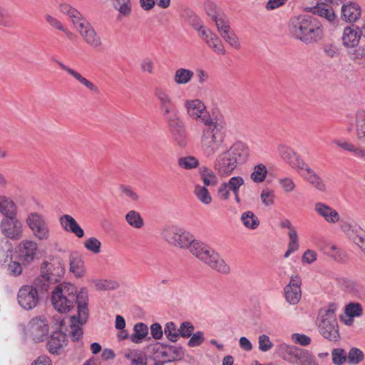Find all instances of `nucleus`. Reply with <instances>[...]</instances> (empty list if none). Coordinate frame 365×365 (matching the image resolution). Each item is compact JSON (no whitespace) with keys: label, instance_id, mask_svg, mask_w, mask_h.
I'll return each instance as SVG.
<instances>
[{"label":"nucleus","instance_id":"obj_1","mask_svg":"<svg viewBox=\"0 0 365 365\" xmlns=\"http://www.w3.org/2000/svg\"><path fill=\"white\" fill-rule=\"evenodd\" d=\"M88 292L86 288H81L77 292V288L71 283H61L52 291L51 303L54 309L59 313H67L77 304V316H72V321H78L84 324L88 317Z\"/></svg>","mask_w":365,"mask_h":365},{"label":"nucleus","instance_id":"obj_2","mask_svg":"<svg viewBox=\"0 0 365 365\" xmlns=\"http://www.w3.org/2000/svg\"><path fill=\"white\" fill-rule=\"evenodd\" d=\"M288 33L292 38L309 45L322 39L324 29L322 24L314 16L301 14L290 18Z\"/></svg>","mask_w":365,"mask_h":365},{"label":"nucleus","instance_id":"obj_3","mask_svg":"<svg viewBox=\"0 0 365 365\" xmlns=\"http://www.w3.org/2000/svg\"><path fill=\"white\" fill-rule=\"evenodd\" d=\"M201 135V150L206 158H212L220 150L227 148L225 144L227 128L222 116H215L212 123L205 125Z\"/></svg>","mask_w":365,"mask_h":365},{"label":"nucleus","instance_id":"obj_4","mask_svg":"<svg viewBox=\"0 0 365 365\" xmlns=\"http://www.w3.org/2000/svg\"><path fill=\"white\" fill-rule=\"evenodd\" d=\"M248 155L247 147L242 143H236L217 156L215 169L220 175H230L237 165L242 164L247 160Z\"/></svg>","mask_w":365,"mask_h":365},{"label":"nucleus","instance_id":"obj_5","mask_svg":"<svg viewBox=\"0 0 365 365\" xmlns=\"http://www.w3.org/2000/svg\"><path fill=\"white\" fill-rule=\"evenodd\" d=\"M190 252L197 257L200 260L205 262L212 269L222 274H229L230 267L226 264L225 260L213 249L207 245L196 240L194 238L193 242L188 247Z\"/></svg>","mask_w":365,"mask_h":365},{"label":"nucleus","instance_id":"obj_6","mask_svg":"<svg viewBox=\"0 0 365 365\" xmlns=\"http://www.w3.org/2000/svg\"><path fill=\"white\" fill-rule=\"evenodd\" d=\"M48 293L47 284L41 279H35L31 285L22 286L17 294L19 304L25 310L35 308L40 299H43Z\"/></svg>","mask_w":365,"mask_h":365},{"label":"nucleus","instance_id":"obj_7","mask_svg":"<svg viewBox=\"0 0 365 365\" xmlns=\"http://www.w3.org/2000/svg\"><path fill=\"white\" fill-rule=\"evenodd\" d=\"M337 306L329 303L327 307L319 309L317 322L320 334L331 341H337L340 337L336 317Z\"/></svg>","mask_w":365,"mask_h":365},{"label":"nucleus","instance_id":"obj_8","mask_svg":"<svg viewBox=\"0 0 365 365\" xmlns=\"http://www.w3.org/2000/svg\"><path fill=\"white\" fill-rule=\"evenodd\" d=\"M161 235L168 244L181 249L188 248L195 238L190 232L175 225L164 227Z\"/></svg>","mask_w":365,"mask_h":365},{"label":"nucleus","instance_id":"obj_9","mask_svg":"<svg viewBox=\"0 0 365 365\" xmlns=\"http://www.w3.org/2000/svg\"><path fill=\"white\" fill-rule=\"evenodd\" d=\"M65 273V267L61 260L56 259L51 262H43L41 265V274L36 279H41L47 284L48 291L51 286L60 282Z\"/></svg>","mask_w":365,"mask_h":365},{"label":"nucleus","instance_id":"obj_10","mask_svg":"<svg viewBox=\"0 0 365 365\" xmlns=\"http://www.w3.org/2000/svg\"><path fill=\"white\" fill-rule=\"evenodd\" d=\"M26 225L34 236L39 240H47L50 237V229L45 217L38 212H31L26 220Z\"/></svg>","mask_w":365,"mask_h":365},{"label":"nucleus","instance_id":"obj_11","mask_svg":"<svg viewBox=\"0 0 365 365\" xmlns=\"http://www.w3.org/2000/svg\"><path fill=\"white\" fill-rule=\"evenodd\" d=\"M187 115L192 119H200L205 125L210 124L215 116H211L206 110L205 104L199 99L187 100L185 103Z\"/></svg>","mask_w":365,"mask_h":365},{"label":"nucleus","instance_id":"obj_12","mask_svg":"<svg viewBox=\"0 0 365 365\" xmlns=\"http://www.w3.org/2000/svg\"><path fill=\"white\" fill-rule=\"evenodd\" d=\"M154 94L159 101L160 108L167 123L170 119L179 118L173 100L163 88H156Z\"/></svg>","mask_w":365,"mask_h":365},{"label":"nucleus","instance_id":"obj_13","mask_svg":"<svg viewBox=\"0 0 365 365\" xmlns=\"http://www.w3.org/2000/svg\"><path fill=\"white\" fill-rule=\"evenodd\" d=\"M76 30L80 34L84 41L93 47L97 48L102 45L101 37L98 35L91 23L83 18L76 26Z\"/></svg>","mask_w":365,"mask_h":365},{"label":"nucleus","instance_id":"obj_14","mask_svg":"<svg viewBox=\"0 0 365 365\" xmlns=\"http://www.w3.org/2000/svg\"><path fill=\"white\" fill-rule=\"evenodd\" d=\"M0 228L6 238L18 240L22 237V225L17 217L4 218L1 222Z\"/></svg>","mask_w":365,"mask_h":365},{"label":"nucleus","instance_id":"obj_15","mask_svg":"<svg viewBox=\"0 0 365 365\" xmlns=\"http://www.w3.org/2000/svg\"><path fill=\"white\" fill-rule=\"evenodd\" d=\"M301 279L299 275H292L289 283L284 288L286 301L292 305L297 304L302 297Z\"/></svg>","mask_w":365,"mask_h":365},{"label":"nucleus","instance_id":"obj_16","mask_svg":"<svg viewBox=\"0 0 365 365\" xmlns=\"http://www.w3.org/2000/svg\"><path fill=\"white\" fill-rule=\"evenodd\" d=\"M29 331L33 339L36 342L43 341L48 334V325L43 317L34 318L29 323Z\"/></svg>","mask_w":365,"mask_h":365},{"label":"nucleus","instance_id":"obj_17","mask_svg":"<svg viewBox=\"0 0 365 365\" xmlns=\"http://www.w3.org/2000/svg\"><path fill=\"white\" fill-rule=\"evenodd\" d=\"M169 130L170 131L174 140L180 147H184L187 144V133L182 122L179 118L170 119L167 123Z\"/></svg>","mask_w":365,"mask_h":365},{"label":"nucleus","instance_id":"obj_18","mask_svg":"<svg viewBox=\"0 0 365 365\" xmlns=\"http://www.w3.org/2000/svg\"><path fill=\"white\" fill-rule=\"evenodd\" d=\"M38 249L37 243L32 240H26L19 245V259L22 262L29 264L36 255Z\"/></svg>","mask_w":365,"mask_h":365},{"label":"nucleus","instance_id":"obj_19","mask_svg":"<svg viewBox=\"0 0 365 365\" xmlns=\"http://www.w3.org/2000/svg\"><path fill=\"white\" fill-rule=\"evenodd\" d=\"M361 14V7L356 2L349 1L341 6V18L346 22L353 23L356 21L360 18Z\"/></svg>","mask_w":365,"mask_h":365},{"label":"nucleus","instance_id":"obj_20","mask_svg":"<svg viewBox=\"0 0 365 365\" xmlns=\"http://www.w3.org/2000/svg\"><path fill=\"white\" fill-rule=\"evenodd\" d=\"M59 222L66 232L73 233L78 238L84 236V230L71 215H63L59 218Z\"/></svg>","mask_w":365,"mask_h":365},{"label":"nucleus","instance_id":"obj_21","mask_svg":"<svg viewBox=\"0 0 365 365\" xmlns=\"http://www.w3.org/2000/svg\"><path fill=\"white\" fill-rule=\"evenodd\" d=\"M66 335L61 331H53L47 342V349L52 354H59L63 350V344Z\"/></svg>","mask_w":365,"mask_h":365},{"label":"nucleus","instance_id":"obj_22","mask_svg":"<svg viewBox=\"0 0 365 365\" xmlns=\"http://www.w3.org/2000/svg\"><path fill=\"white\" fill-rule=\"evenodd\" d=\"M301 170H303L306 173L303 174L304 178L316 189L319 191H324L326 186L322 179L305 163H301Z\"/></svg>","mask_w":365,"mask_h":365},{"label":"nucleus","instance_id":"obj_23","mask_svg":"<svg viewBox=\"0 0 365 365\" xmlns=\"http://www.w3.org/2000/svg\"><path fill=\"white\" fill-rule=\"evenodd\" d=\"M315 211L329 223L334 224L339 220V215L338 212L324 203H316Z\"/></svg>","mask_w":365,"mask_h":365},{"label":"nucleus","instance_id":"obj_24","mask_svg":"<svg viewBox=\"0 0 365 365\" xmlns=\"http://www.w3.org/2000/svg\"><path fill=\"white\" fill-rule=\"evenodd\" d=\"M359 27L352 25L344 28L342 40L344 45L346 47H355L358 45L361 38L360 32L357 30Z\"/></svg>","mask_w":365,"mask_h":365},{"label":"nucleus","instance_id":"obj_25","mask_svg":"<svg viewBox=\"0 0 365 365\" xmlns=\"http://www.w3.org/2000/svg\"><path fill=\"white\" fill-rule=\"evenodd\" d=\"M282 158L294 168H301V163H305L300 157L289 147L280 145L278 148Z\"/></svg>","mask_w":365,"mask_h":365},{"label":"nucleus","instance_id":"obj_26","mask_svg":"<svg viewBox=\"0 0 365 365\" xmlns=\"http://www.w3.org/2000/svg\"><path fill=\"white\" fill-rule=\"evenodd\" d=\"M69 271L72 272L76 277L81 278L84 276L86 269L84 262L78 253H72L69 256Z\"/></svg>","mask_w":365,"mask_h":365},{"label":"nucleus","instance_id":"obj_27","mask_svg":"<svg viewBox=\"0 0 365 365\" xmlns=\"http://www.w3.org/2000/svg\"><path fill=\"white\" fill-rule=\"evenodd\" d=\"M292 363L300 365H319L316 357L308 350L297 348Z\"/></svg>","mask_w":365,"mask_h":365},{"label":"nucleus","instance_id":"obj_28","mask_svg":"<svg viewBox=\"0 0 365 365\" xmlns=\"http://www.w3.org/2000/svg\"><path fill=\"white\" fill-rule=\"evenodd\" d=\"M56 63L63 71H66L68 73L71 75L73 78H75L78 82H80L88 89L96 93L99 92V90L96 85H94L93 83L89 81L86 78L83 77L78 72L68 67L61 61H56Z\"/></svg>","mask_w":365,"mask_h":365},{"label":"nucleus","instance_id":"obj_29","mask_svg":"<svg viewBox=\"0 0 365 365\" xmlns=\"http://www.w3.org/2000/svg\"><path fill=\"white\" fill-rule=\"evenodd\" d=\"M124 356L130 361V365H148V356L139 349H128Z\"/></svg>","mask_w":365,"mask_h":365},{"label":"nucleus","instance_id":"obj_30","mask_svg":"<svg viewBox=\"0 0 365 365\" xmlns=\"http://www.w3.org/2000/svg\"><path fill=\"white\" fill-rule=\"evenodd\" d=\"M297 348V346L281 342L276 345L275 354L284 360L291 361L294 359Z\"/></svg>","mask_w":365,"mask_h":365},{"label":"nucleus","instance_id":"obj_31","mask_svg":"<svg viewBox=\"0 0 365 365\" xmlns=\"http://www.w3.org/2000/svg\"><path fill=\"white\" fill-rule=\"evenodd\" d=\"M199 175L205 187H214L218 182V178L210 168L202 166L199 168Z\"/></svg>","mask_w":365,"mask_h":365},{"label":"nucleus","instance_id":"obj_32","mask_svg":"<svg viewBox=\"0 0 365 365\" xmlns=\"http://www.w3.org/2000/svg\"><path fill=\"white\" fill-rule=\"evenodd\" d=\"M0 212L4 218L16 217V206L15 203L4 196H0Z\"/></svg>","mask_w":365,"mask_h":365},{"label":"nucleus","instance_id":"obj_33","mask_svg":"<svg viewBox=\"0 0 365 365\" xmlns=\"http://www.w3.org/2000/svg\"><path fill=\"white\" fill-rule=\"evenodd\" d=\"M133 331L134 333L130 336V339L135 344L141 343L148 335V327L143 322L135 324Z\"/></svg>","mask_w":365,"mask_h":365},{"label":"nucleus","instance_id":"obj_34","mask_svg":"<svg viewBox=\"0 0 365 365\" xmlns=\"http://www.w3.org/2000/svg\"><path fill=\"white\" fill-rule=\"evenodd\" d=\"M340 283L342 287L349 293L357 297L364 295V290L361 285L356 282L347 279H341Z\"/></svg>","mask_w":365,"mask_h":365},{"label":"nucleus","instance_id":"obj_35","mask_svg":"<svg viewBox=\"0 0 365 365\" xmlns=\"http://www.w3.org/2000/svg\"><path fill=\"white\" fill-rule=\"evenodd\" d=\"M59 9L61 13L69 16L74 26L84 17L76 9L67 4H61Z\"/></svg>","mask_w":365,"mask_h":365},{"label":"nucleus","instance_id":"obj_36","mask_svg":"<svg viewBox=\"0 0 365 365\" xmlns=\"http://www.w3.org/2000/svg\"><path fill=\"white\" fill-rule=\"evenodd\" d=\"M13 246L7 239L0 240V264H4L11 259Z\"/></svg>","mask_w":365,"mask_h":365},{"label":"nucleus","instance_id":"obj_37","mask_svg":"<svg viewBox=\"0 0 365 365\" xmlns=\"http://www.w3.org/2000/svg\"><path fill=\"white\" fill-rule=\"evenodd\" d=\"M306 9L311 11L313 14L324 17L329 21L334 20L336 15L332 9H327L324 6V4H317L314 7L307 8Z\"/></svg>","mask_w":365,"mask_h":365},{"label":"nucleus","instance_id":"obj_38","mask_svg":"<svg viewBox=\"0 0 365 365\" xmlns=\"http://www.w3.org/2000/svg\"><path fill=\"white\" fill-rule=\"evenodd\" d=\"M161 346L167 348L172 353V355L167 359L168 362L180 361L185 356V349L182 346H173L167 344H161Z\"/></svg>","mask_w":365,"mask_h":365},{"label":"nucleus","instance_id":"obj_39","mask_svg":"<svg viewBox=\"0 0 365 365\" xmlns=\"http://www.w3.org/2000/svg\"><path fill=\"white\" fill-rule=\"evenodd\" d=\"M241 221L245 227L250 230L256 229L259 225L257 217L252 211L243 212L241 215Z\"/></svg>","mask_w":365,"mask_h":365},{"label":"nucleus","instance_id":"obj_40","mask_svg":"<svg viewBox=\"0 0 365 365\" xmlns=\"http://www.w3.org/2000/svg\"><path fill=\"white\" fill-rule=\"evenodd\" d=\"M194 73L187 68H178L176 70L174 76V81L178 85H183L187 83L192 76Z\"/></svg>","mask_w":365,"mask_h":365},{"label":"nucleus","instance_id":"obj_41","mask_svg":"<svg viewBox=\"0 0 365 365\" xmlns=\"http://www.w3.org/2000/svg\"><path fill=\"white\" fill-rule=\"evenodd\" d=\"M126 222L134 228L140 229L143 225V220L139 212L135 210L129 211L125 215Z\"/></svg>","mask_w":365,"mask_h":365},{"label":"nucleus","instance_id":"obj_42","mask_svg":"<svg viewBox=\"0 0 365 365\" xmlns=\"http://www.w3.org/2000/svg\"><path fill=\"white\" fill-rule=\"evenodd\" d=\"M194 193L196 197L203 204L209 205L211 203L212 197L206 187L196 185Z\"/></svg>","mask_w":365,"mask_h":365},{"label":"nucleus","instance_id":"obj_43","mask_svg":"<svg viewBox=\"0 0 365 365\" xmlns=\"http://www.w3.org/2000/svg\"><path fill=\"white\" fill-rule=\"evenodd\" d=\"M364 359L363 351L356 347L350 349L347 354V361L350 365H356L361 363Z\"/></svg>","mask_w":365,"mask_h":365},{"label":"nucleus","instance_id":"obj_44","mask_svg":"<svg viewBox=\"0 0 365 365\" xmlns=\"http://www.w3.org/2000/svg\"><path fill=\"white\" fill-rule=\"evenodd\" d=\"M178 332L179 328L177 329V326L173 322H169L165 324L164 333L169 341L176 342L179 339Z\"/></svg>","mask_w":365,"mask_h":365},{"label":"nucleus","instance_id":"obj_45","mask_svg":"<svg viewBox=\"0 0 365 365\" xmlns=\"http://www.w3.org/2000/svg\"><path fill=\"white\" fill-rule=\"evenodd\" d=\"M267 174V169L266 166L259 163L255 166L254 171L250 175L251 179L257 183L262 182L264 180Z\"/></svg>","mask_w":365,"mask_h":365},{"label":"nucleus","instance_id":"obj_46","mask_svg":"<svg viewBox=\"0 0 365 365\" xmlns=\"http://www.w3.org/2000/svg\"><path fill=\"white\" fill-rule=\"evenodd\" d=\"M178 166L185 170H191L199 166V160L194 156L188 155L180 158L178 160Z\"/></svg>","mask_w":365,"mask_h":365},{"label":"nucleus","instance_id":"obj_47","mask_svg":"<svg viewBox=\"0 0 365 365\" xmlns=\"http://www.w3.org/2000/svg\"><path fill=\"white\" fill-rule=\"evenodd\" d=\"M345 314L351 319L360 317L363 314V307L358 302H351L346 305Z\"/></svg>","mask_w":365,"mask_h":365},{"label":"nucleus","instance_id":"obj_48","mask_svg":"<svg viewBox=\"0 0 365 365\" xmlns=\"http://www.w3.org/2000/svg\"><path fill=\"white\" fill-rule=\"evenodd\" d=\"M331 354L334 365H343L347 361V354L342 348L333 349Z\"/></svg>","mask_w":365,"mask_h":365},{"label":"nucleus","instance_id":"obj_49","mask_svg":"<svg viewBox=\"0 0 365 365\" xmlns=\"http://www.w3.org/2000/svg\"><path fill=\"white\" fill-rule=\"evenodd\" d=\"M215 52L224 55L225 50L222 45V41L215 34H213L206 43Z\"/></svg>","mask_w":365,"mask_h":365},{"label":"nucleus","instance_id":"obj_50","mask_svg":"<svg viewBox=\"0 0 365 365\" xmlns=\"http://www.w3.org/2000/svg\"><path fill=\"white\" fill-rule=\"evenodd\" d=\"M119 286L117 281L110 279L98 280L96 282V287L98 290H115Z\"/></svg>","mask_w":365,"mask_h":365},{"label":"nucleus","instance_id":"obj_51","mask_svg":"<svg viewBox=\"0 0 365 365\" xmlns=\"http://www.w3.org/2000/svg\"><path fill=\"white\" fill-rule=\"evenodd\" d=\"M194 325L188 321L183 322L179 327V337L189 338L194 332Z\"/></svg>","mask_w":365,"mask_h":365},{"label":"nucleus","instance_id":"obj_52","mask_svg":"<svg viewBox=\"0 0 365 365\" xmlns=\"http://www.w3.org/2000/svg\"><path fill=\"white\" fill-rule=\"evenodd\" d=\"M214 22L215 23V25L220 35H222L231 29L227 18L224 14L219 18H217Z\"/></svg>","mask_w":365,"mask_h":365},{"label":"nucleus","instance_id":"obj_53","mask_svg":"<svg viewBox=\"0 0 365 365\" xmlns=\"http://www.w3.org/2000/svg\"><path fill=\"white\" fill-rule=\"evenodd\" d=\"M85 247L94 254L101 252V242L96 237H90L84 242Z\"/></svg>","mask_w":365,"mask_h":365},{"label":"nucleus","instance_id":"obj_54","mask_svg":"<svg viewBox=\"0 0 365 365\" xmlns=\"http://www.w3.org/2000/svg\"><path fill=\"white\" fill-rule=\"evenodd\" d=\"M205 9L206 14L213 21L223 14L218 10L217 5L212 1H207L205 3Z\"/></svg>","mask_w":365,"mask_h":365},{"label":"nucleus","instance_id":"obj_55","mask_svg":"<svg viewBox=\"0 0 365 365\" xmlns=\"http://www.w3.org/2000/svg\"><path fill=\"white\" fill-rule=\"evenodd\" d=\"M190 337V339L187 341V346L189 347L199 346L205 341L204 332L202 331H197L195 333L193 332V334Z\"/></svg>","mask_w":365,"mask_h":365},{"label":"nucleus","instance_id":"obj_56","mask_svg":"<svg viewBox=\"0 0 365 365\" xmlns=\"http://www.w3.org/2000/svg\"><path fill=\"white\" fill-rule=\"evenodd\" d=\"M71 336L73 341H78L83 336V330L80 325H81L78 321L73 322L72 317H71Z\"/></svg>","mask_w":365,"mask_h":365},{"label":"nucleus","instance_id":"obj_57","mask_svg":"<svg viewBox=\"0 0 365 365\" xmlns=\"http://www.w3.org/2000/svg\"><path fill=\"white\" fill-rule=\"evenodd\" d=\"M221 36L233 48L238 49L240 47L238 37L230 29L229 31L221 35Z\"/></svg>","mask_w":365,"mask_h":365},{"label":"nucleus","instance_id":"obj_58","mask_svg":"<svg viewBox=\"0 0 365 365\" xmlns=\"http://www.w3.org/2000/svg\"><path fill=\"white\" fill-rule=\"evenodd\" d=\"M259 349L263 352L269 351L274 346L269 337L266 334H262L259 336Z\"/></svg>","mask_w":365,"mask_h":365},{"label":"nucleus","instance_id":"obj_59","mask_svg":"<svg viewBox=\"0 0 365 365\" xmlns=\"http://www.w3.org/2000/svg\"><path fill=\"white\" fill-rule=\"evenodd\" d=\"M274 192L269 189L263 190L260 195L261 200L266 206H271L274 204Z\"/></svg>","mask_w":365,"mask_h":365},{"label":"nucleus","instance_id":"obj_60","mask_svg":"<svg viewBox=\"0 0 365 365\" xmlns=\"http://www.w3.org/2000/svg\"><path fill=\"white\" fill-rule=\"evenodd\" d=\"M323 51L327 56L334 58L339 55V48L332 43H326L324 45Z\"/></svg>","mask_w":365,"mask_h":365},{"label":"nucleus","instance_id":"obj_61","mask_svg":"<svg viewBox=\"0 0 365 365\" xmlns=\"http://www.w3.org/2000/svg\"><path fill=\"white\" fill-rule=\"evenodd\" d=\"M225 183L230 191H232L235 189H240V187L244 184V180L240 176H234L232 177L229 181Z\"/></svg>","mask_w":365,"mask_h":365},{"label":"nucleus","instance_id":"obj_62","mask_svg":"<svg viewBox=\"0 0 365 365\" xmlns=\"http://www.w3.org/2000/svg\"><path fill=\"white\" fill-rule=\"evenodd\" d=\"M330 249L333 251L331 257L338 262H345L346 260V254L343 250L337 248L335 245H332Z\"/></svg>","mask_w":365,"mask_h":365},{"label":"nucleus","instance_id":"obj_63","mask_svg":"<svg viewBox=\"0 0 365 365\" xmlns=\"http://www.w3.org/2000/svg\"><path fill=\"white\" fill-rule=\"evenodd\" d=\"M291 338L295 343L302 346H305L311 343V338L303 334L294 333L292 335Z\"/></svg>","mask_w":365,"mask_h":365},{"label":"nucleus","instance_id":"obj_64","mask_svg":"<svg viewBox=\"0 0 365 365\" xmlns=\"http://www.w3.org/2000/svg\"><path fill=\"white\" fill-rule=\"evenodd\" d=\"M164 331H163L161 325L158 322H155L150 326V334L153 339L155 340L160 339L163 336Z\"/></svg>","mask_w":365,"mask_h":365}]
</instances>
